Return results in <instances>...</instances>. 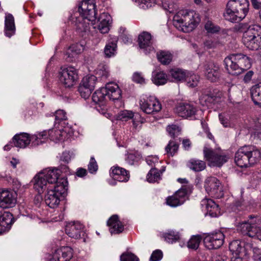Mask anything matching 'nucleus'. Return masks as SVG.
<instances>
[{"mask_svg":"<svg viewBox=\"0 0 261 261\" xmlns=\"http://www.w3.org/2000/svg\"><path fill=\"white\" fill-rule=\"evenodd\" d=\"M261 152L255 146L244 145L238 149L235 153L234 162L241 168H248L259 162Z\"/></svg>","mask_w":261,"mask_h":261,"instance_id":"obj_1","label":"nucleus"},{"mask_svg":"<svg viewBox=\"0 0 261 261\" xmlns=\"http://www.w3.org/2000/svg\"><path fill=\"white\" fill-rule=\"evenodd\" d=\"M198 14L194 11L181 10L173 17V24L179 31L185 33L192 31L200 22Z\"/></svg>","mask_w":261,"mask_h":261,"instance_id":"obj_2","label":"nucleus"},{"mask_svg":"<svg viewBox=\"0 0 261 261\" xmlns=\"http://www.w3.org/2000/svg\"><path fill=\"white\" fill-rule=\"evenodd\" d=\"M243 32L242 41L249 49L257 50L261 49V26L258 24H241Z\"/></svg>","mask_w":261,"mask_h":261,"instance_id":"obj_3","label":"nucleus"},{"mask_svg":"<svg viewBox=\"0 0 261 261\" xmlns=\"http://www.w3.org/2000/svg\"><path fill=\"white\" fill-rule=\"evenodd\" d=\"M68 181L67 178L61 179L57 186H54L47 190L45 196V202L50 208L57 207L60 203V197L67 191Z\"/></svg>","mask_w":261,"mask_h":261,"instance_id":"obj_4","label":"nucleus"},{"mask_svg":"<svg viewBox=\"0 0 261 261\" xmlns=\"http://www.w3.org/2000/svg\"><path fill=\"white\" fill-rule=\"evenodd\" d=\"M203 154L210 167H221L229 159L228 155L220 149L214 150L205 147L203 149Z\"/></svg>","mask_w":261,"mask_h":261,"instance_id":"obj_5","label":"nucleus"},{"mask_svg":"<svg viewBox=\"0 0 261 261\" xmlns=\"http://www.w3.org/2000/svg\"><path fill=\"white\" fill-rule=\"evenodd\" d=\"M191 185H187L182 186L173 195L166 198V204L172 207H175L182 205L185 202L188 193L191 192Z\"/></svg>","mask_w":261,"mask_h":261,"instance_id":"obj_6","label":"nucleus"},{"mask_svg":"<svg viewBox=\"0 0 261 261\" xmlns=\"http://www.w3.org/2000/svg\"><path fill=\"white\" fill-rule=\"evenodd\" d=\"M139 104L141 109L147 114H155L162 109V105L159 100L152 96L142 98Z\"/></svg>","mask_w":261,"mask_h":261,"instance_id":"obj_7","label":"nucleus"},{"mask_svg":"<svg viewBox=\"0 0 261 261\" xmlns=\"http://www.w3.org/2000/svg\"><path fill=\"white\" fill-rule=\"evenodd\" d=\"M204 188L206 192L213 197L219 198L223 195L221 183L215 177H208L205 180Z\"/></svg>","mask_w":261,"mask_h":261,"instance_id":"obj_8","label":"nucleus"},{"mask_svg":"<svg viewBox=\"0 0 261 261\" xmlns=\"http://www.w3.org/2000/svg\"><path fill=\"white\" fill-rule=\"evenodd\" d=\"M224 235L221 231L208 234L203 242L206 248L208 249H216L220 248L224 243Z\"/></svg>","mask_w":261,"mask_h":261,"instance_id":"obj_9","label":"nucleus"},{"mask_svg":"<svg viewBox=\"0 0 261 261\" xmlns=\"http://www.w3.org/2000/svg\"><path fill=\"white\" fill-rule=\"evenodd\" d=\"M82 16L88 21H94L96 19L95 5L93 0H83L79 8Z\"/></svg>","mask_w":261,"mask_h":261,"instance_id":"obj_10","label":"nucleus"},{"mask_svg":"<svg viewBox=\"0 0 261 261\" xmlns=\"http://www.w3.org/2000/svg\"><path fill=\"white\" fill-rule=\"evenodd\" d=\"M77 79V72L76 69L73 67H68L63 69L60 72V81L66 87H70L73 86Z\"/></svg>","mask_w":261,"mask_h":261,"instance_id":"obj_11","label":"nucleus"},{"mask_svg":"<svg viewBox=\"0 0 261 261\" xmlns=\"http://www.w3.org/2000/svg\"><path fill=\"white\" fill-rule=\"evenodd\" d=\"M203 71L206 78L211 82H217L220 77V66L213 62H206L203 65Z\"/></svg>","mask_w":261,"mask_h":261,"instance_id":"obj_12","label":"nucleus"},{"mask_svg":"<svg viewBox=\"0 0 261 261\" xmlns=\"http://www.w3.org/2000/svg\"><path fill=\"white\" fill-rule=\"evenodd\" d=\"M238 229L244 235L257 239L261 241V228L257 227L255 224L244 222L240 224Z\"/></svg>","mask_w":261,"mask_h":261,"instance_id":"obj_13","label":"nucleus"},{"mask_svg":"<svg viewBox=\"0 0 261 261\" xmlns=\"http://www.w3.org/2000/svg\"><path fill=\"white\" fill-rule=\"evenodd\" d=\"M65 231L69 237L75 239L84 237L85 234L83 225L77 221L68 223L66 226Z\"/></svg>","mask_w":261,"mask_h":261,"instance_id":"obj_14","label":"nucleus"},{"mask_svg":"<svg viewBox=\"0 0 261 261\" xmlns=\"http://www.w3.org/2000/svg\"><path fill=\"white\" fill-rule=\"evenodd\" d=\"M44 175L49 186L53 188L57 186L61 179L66 178L65 177H60L61 171L57 168H46L41 171Z\"/></svg>","mask_w":261,"mask_h":261,"instance_id":"obj_15","label":"nucleus"},{"mask_svg":"<svg viewBox=\"0 0 261 261\" xmlns=\"http://www.w3.org/2000/svg\"><path fill=\"white\" fill-rule=\"evenodd\" d=\"M138 43L140 48L143 50L145 54L154 51L151 36L150 33L146 32L142 33L139 36Z\"/></svg>","mask_w":261,"mask_h":261,"instance_id":"obj_16","label":"nucleus"},{"mask_svg":"<svg viewBox=\"0 0 261 261\" xmlns=\"http://www.w3.org/2000/svg\"><path fill=\"white\" fill-rule=\"evenodd\" d=\"M196 108L188 103H180L175 108V112L180 117L187 118L196 114Z\"/></svg>","mask_w":261,"mask_h":261,"instance_id":"obj_17","label":"nucleus"},{"mask_svg":"<svg viewBox=\"0 0 261 261\" xmlns=\"http://www.w3.org/2000/svg\"><path fill=\"white\" fill-rule=\"evenodd\" d=\"M32 182L34 184V188L40 194L43 193L45 190L47 191L52 188L49 186L48 182L41 171L35 176Z\"/></svg>","mask_w":261,"mask_h":261,"instance_id":"obj_18","label":"nucleus"},{"mask_svg":"<svg viewBox=\"0 0 261 261\" xmlns=\"http://www.w3.org/2000/svg\"><path fill=\"white\" fill-rule=\"evenodd\" d=\"M228 2L229 7L236 10L240 16L243 15L242 18L244 19L249 10L248 0H230Z\"/></svg>","mask_w":261,"mask_h":261,"instance_id":"obj_19","label":"nucleus"},{"mask_svg":"<svg viewBox=\"0 0 261 261\" xmlns=\"http://www.w3.org/2000/svg\"><path fill=\"white\" fill-rule=\"evenodd\" d=\"M201 205L203 209L206 211L207 214L211 217H217L220 215L219 205L213 200L204 198L201 200Z\"/></svg>","mask_w":261,"mask_h":261,"instance_id":"obj_20","label":"nucleus"},{"mask_svg":"<svg viewBox=\"0 0 261 261\" xmlns=\"http://www.w3.org/2000/svg\"><path fill=\"white\" fill-rule=\"evenodd\" d=\"M110 174L114 180L120 182H127L129 178V171L118 166L112 167Z\"/></svg>","mask_w":261,"mask_h":261,"instance_id":"obj_21","label":"nucleus"},{"mask_svg":"<svg viewBox=\"0 0 261 261\" xmlns=\"http://www.w3.org/2000/svg\"><path fill=\"white\" fill-rule=\"evenodd\" d=\"M103 89L106 91L107 96L110 100H116L120 102V104L121 103L120 101V98L121 97V91L117 84L114 83H109L106 84Z\"/></svg>","mask_w":261,"mask_h":261,"instance_id":"obj_22","label":"nucleus"},{"mask_svg":"<svg viewBox=\"0 0 261 261\" xmlns=\"http://www.w3.org/2000/svg\"><path fill=\"white\" fill-rule=\"evenodd\" d=\"M16 199L13 193L8 190L0 192V206L4 208L13 207L16 203Z\"/></svg>","mask_w":261,"mask_h":261,"instance_id":"obj_23","label":"nucleus"},{"mask_svg":"<svg viewBox=\"0 0 261 261\" xmlns=\"http://www.w3.org/2000/svg\"><path fill=\"white\" fill-rule=\"evenodd\" d=\"M53 256L57 261H69L72 257V249L69 246L61 247L55 251Z\"/></svg>","mask_w":261,"mask_h":261,"instance_id":"obj_24","label":"nucleus"},{"mask_svg":"<svg viewBox=\"0 0 261 261\" xmlns=\"http://www.w3.org/2000/svg\"><path fill=\"white\" fill-rule=\"evenodd\" d=\"M118 37L114 35H109V38L104 49V54L106 57L111 58L117 53Z\"/></svg>","mask_w":261,"mask_h":261,"instance_id":"obj_25","label":"nucleus"},{"mask_svg":"<svg viewBox=\"0 0 261 261\" xmlns=\"http://www.w3.org/2000/svg\"><path fill=\"white\" fill-rule=\"evenodd\" d=\"M13 215L8 212H4L0 215V234L8 232L12 224Z\"/></svg>","mask_w":261,"mask_h":261,"instance_id":"obj_26","label":"nucleus"},{"mask_svg":"<svg viewBox=\"0 0 261 261\" xmlns=\"http://www.w3.org/2000/svg\"><path fill=\"white\" fill-rule=\"evenodd\" d=\"M107 224L110 227V231L111 234H118L124 230V225L117 215L111 216L108 220Z\"/></svg>","mask_w":261,"mask_h":261,"instance_id":"obj_27","label":"nucleus"},{"mask_svg":"<svg viewBox=\"0 0 261 261\" xmlns=\"http://www.w3.org/2000/svg\"><path fill=\"white\" fill-rule=\"evenodd\" d=\"M32 141V137L27 133L15 135L13 138V143L15 146L19 148L26 147Z\"/></svg>","mask_w":261,"mask_h":261,"instance_id":"obj_28","label":"nucleus"},{"mask_svg":"<svg viewBox=\"0 0 261 261\" xmlns=\"http://www.w3.org/2000/svg\"><path fill=\"white\" fill-rule=\"evenodd\" d=\"M236 58L235 55H232L225 59L224 63L227 67L229 66L230 67V73H231L232 74L238 75L243 73V70L241 69L238 62L233 60Z\"/></svg>","mask_w":261,"mask_h":261,"instance_id":"obj_29","label":"nucleus"},{"mask_svg":"<svg viewBox=\"0 0 261 261\" xmlns=\"http://www.w3.org/2000/svg\"><path fill=\"white\" fill-rule=\"evenodd\" d=\"M15 32L14 18L11 14L6 15L5 20V33L6 36L11 37Z\"/></svg>","mask_w":261,"mask_h":261,"instance_id":"obj_30","label":"nucleus"},{"mask_svg":"<svg viewBox=\"0 0 261 261\" xmlns=\"http://www.w3.org/2000/svg\"><path fill=\"white\" fill-rule=\"evenodd\" d=\"M224 17L226 20L232 22H239L243 19L242 16H240L236 10L229 7V2L227 3Z\"/></svg>","mask_w":261,"mask_h":261,"instance_id":"obj_31","label":"nucleus"},{"mask_svg":"<svg viewBox=\"0 0 261 261\" xmlns=\"http://www.w3.org/2000/svg\"><path fill=\"white\" fill-rule=\"evenodd\" d=\"M107 93L103 88L96 90L92 95V100L94 102L102 106L105 105L106 102Z\"/></svg>","mask_w":261,"mask_h":261,"instance_id":"obj_32","label":"nucleus"},{"mask_svg":"<svg viewBox=\"0 0 261 261\" xmlns=\"http://www.w3.org/2000/svg\"><path fill=\"white\" fill-rule=\"evenodd\" d=\"M152 81L156 85H163L167 82L168 76L163 71H154L152 73Z\"/></svg>","mask_w":261,"mask_h":261,"instance_id":"obj_33","label":"nucleus"},{"mask_svg":"<svg viewBox=\"0 0 261 261\" xmlns=\"http://www.w3.org/2000/svg\"><path fill=\"white\" fill-rule=\"evenodd\" d=\"M244 243L239 240H234L230 243L229 245V250L232 252L233 255H239L243 253L245 250Z\"/></svg>","mask_w":261,"mask_h":261,"instance_id":"obj_34","label":"nucleus"},{"mask_svg":"<svg viewBox=\"0 0 261 261\" xmlns=\"http://www.w3.org/2000/svg\"><path fill=\"white\" fill-rule=\"evenodd\" d=\"M234 55L236 58L233 60L237 61L238 63L239 64L241 69L243 70V72L250 68L251 62L248 57L242 54H236Z\"/></svg>","mask_w":261,"mask_h":261,"instance_id":"obj_35","label":"nucleus"},{"mask_svg":"<svg viewBox=\"0 0 261 261\" xmlns=\"http://www.w3.org/2000/svg\"><path fill=\"white\" fill-rule=\"evenodd\" d=\"M187 166L195 172H200L206 168V164L203 161L193 159L188 162Z\"/></svg>","mask_w":261,"mask_h":261,"instance_id":"obj_36","label":"nucleus"},{"mask_svg":"<svg viewBox=\"0 0 261 261\" xmlns=\"http://www.w3.org/2000/svg\"><path fill=\"white\" fill-rule=\"evenodd\" d=\"M48 138L49 137L48 130L37 133L32 136V144L34 145H38L44 143Z\"/></svg>","mask_w":261,"mask_h":261,"instance_id":"obj_37","label":"nucleus"},{"mask_svg":"<svg viewBox=\"0 0 261 261\" xmlns=\"http://www.w3.org/2000/svg\"><path fill=\"white\" fill-rule=\"evenodd\" d=\"M251 97L254 103L261 106V83L255 85L251 89Z\"/></svg>","mask_w":261,"mask_h":261,"instance_id":"obj_38","label":"nucleus"},{"mask_svg":"<svg viewBox=\"0 0 261 261\" xmlns=\"http://www.w3.org/2000/svg\"><path fill=\"white\" fill-rule=\"evenodd\" d=\"M170 75L174 79V81H185L187 76V71L179 68L172 69L170 71Z\"/></svg>","mask_w":261,"mask_h":261,"instance_id":"obj_39","label":"nucleus"},{"mask_svg":"<svg viewBox=\"0 0 261 261\" xmlns=\"http://www.w3.org/2000/svg\"><path fill=\"white\" fill-rule=\"evenodd\" d=\"M164 171L159 170L155 168H152L147 175V181L149 182H158L161 179V175Z\"/></svg>","mask_w":261,"mask_h":261,"instance_id":"obj_40","label":"nucleus"},{"mask_svg":"<svg viewBox=\"0 0 261 261\" xmlns=\"http://www.w3.org/2000/svg\"><path fill=\"white\" fill-rule=\"evenodd\" d=\"M158 60L164 65L169 64L173 58L172 55L168 51L161 50L156 54Z\"/></svg>","mask_w":261,"mask_h":261,"instance_id":"obj_41","label":"nucleus"},{"mask_svg":"<svg viewBox=\"0 0 261 261\" xmlns=\"http://www.w3.org/2000/svg\"><path fill=\"white\" fill-rule=\"evenodd\" d=\"M97 82V77L93 75H88L83 77L80 85L94 89Z\"/></svg>","mask_w":261,"mask_h":261,"instance_id":"obj_42","label":"nucleus"},{"mask_svg":"<svg viewBox=\"0 0 261 261\" xmlns=\"http://www.w3.org/2000/svg\"><path fill=\"white\" fill-rule=\"evenodd\" d=\"M163 238L168 243H173L177 241L179 238V233L173 230H169L163 234Z\"/></svg>","mask_w":261,"mask_h":261,"instance_id":"obj_43","label":"nucleus"},{"mask_svg":"<svg viewBox=\"0 0 261 261\" xmlns=\"http://www.w3.org/2000/svg\"><path fill=\"white\" fill-rule=\"evenodd\" d=\"M89 21L83 16L79 17L76 21V29L81 32H86L89 29Z\"/></svg>","mask_w":261,"mask_h":261,"instance_id":"obj_44","label":"nucleus"},{"mask_svg":"<svg viewBox=\"0 0 261 261\" xmlns=\"http://www.w3.org/2000/svg\"><path fill=\"white\" fill-rule=\"evenodd\" d=\"M176 0H162V7L169 13H173L177 8Z\"/></svg>","mask_w":261,"mask_h":261,"instance_id":"obj_45","label":"nucleus"},{"mask_svg":"<svg viewBox=\"0 0 261 261\" xmlns=\"http://www.w3.org/2000/svg\"><path fill=\"white\" fill-rule=\"evenodd\" d=\"M199 77L196 74H192L187 71V76H186L185 81L188 87L194 88L197 86L199 82Z\"/></svg>","mask_w":261,"mask_h":261,"instance_id":"obj_46","label":"nucleus"},{"mask_svg":"<svg viewBox=\"0 0 261 261\" xmlns=\"http://www.w3.org/2000/svg\"><path fill=\"white\" fill-rule=\"evenodd\" d=\"M178 147V145L175 141L171 140L166 146L165 151L168 155L173 156L177 152Z\"/></svg>","mask_w":261,"mask_h":261,"instance_id":"obj_47","label":"nucleus"},{"mask_svg":"<svg viewBox=\"0 0 261 261\" xmlns=\"http://www.w3.org/2000/svg\"><path fill=\"white\" fill-rule=\"evenodd\" d=\"M49 139L53 141H60L63 139L64 132L62 129H52L48 130Z\"/></svg>","mask_w":261,"mask_h":261,"instance_id":"obj_48","label":"nucleus"},{"mask_svg":"<svg viewBox=\"0 0 261 261\" xmlns=\"http://www.w3.org/2000/svg\"><path fill=\"white\" fill-rule=\"evenodd\" d=\"M133 117L134 113L131 111L126 110L120 111L117 116V119L122 121H128L133 118Z\"/></svg>","mask_w":261,"mask_h":261,"instance_id":"obj_49","label":"nucleus"},{"mask_svg":"<svg viewBox=\"0 0 261 261\" xmlns=\"http://www.w3.org/2000/svg\"><path fill=\"white\" fill-rule=\"evenodd\" d=\"M201 241L199 236H193L188 242V247L192 249H197Z\"/></svg>","mask_w":261,"mask_h":261,"instance_id":"obj_50","label":"nucleus"},{"mask_svg":"<svg viewBox=\"0 0 261 261\" xmlns=\"http://www.w3.org/2000/svg\"><path fill=\"white\" fill-rule=\"evenodd\" d=\"M139 7L143 9H146L154 6L158 3V0H138L136 1Z\"/></svg>","mask_w":261,"mask_h":261,"instance_id":"obj_51","label":"nucleus"},{"mask_svg":"<svg viewBox=\"0 0 261 261\" xmlns=\"http://www.w3.org/2000/svg\"><path fill=\"white\" fill-rule=\"evenodd\" d=\"M120 259V261H139V258L135 254L129 252L123 253Z\"/></svg>","mask_w":261,"mask_h":261,"instance_id":"obj_52","label":"nucleus"},{"mask_svg":"<svg viewBox=\"0 0 261 261\" xmlns=\"http://www.w3.org/2000/svg\"><path fill=\"white\" fill-rule=\"evenodd\" d=\"M78 90L81 96L85 99L88 98L91 95L92 92L94 90L93 89H91V88L80 85Z\"/></svg>","mask_w":261,"mask_h":261,"instance_id":"obj_53","label":"nucleus"},{"mask_svg":"<svg viewBox=\"0 0 261 261\" xmlns=\"http://www.w3.org/2000/svg\"><path fill=\"white\" fill-rule=\"evenodd\" d=\"M141 159V156L138 153H130L127 154L126 161L130 165H134L138 162Z\"/></svg>","mask_w":261,"mask_h":261,"instance_id":"obj_54","label":"nucleus"},{"mask_svg":"<svg viewBox=\"0 0 261 261\" xmlns=\"http://www.w3.org/2000/svg\"><path fill=\"white\" fill-rule=\"evenodd\" d=\"M180 127L176 125H169L167 127V131L172 137H175V136L179 135L180 134Z\"/></svg>","mask_w":261,"mask_h":261,"instance_id":"obj_55","label":"nucleus"},{"mask_svg":"<svg viewBox=\"0 0 261 261\" xmlns=\"http://www.w3.org/2000/svg\"><path fill=\"white\" fill-rule=\"evenodd\" d=\"M205 30L209 33H214L219 32L220 28L218 26L215 25L211 21H207L205 24Z\"/></svg>","mask_w":261,"mask_h":261,"instance_id":"obj_56","label":"nucleus"},{"mask_svg":"<svg viewBox=\"0 0 261 261\" xmlns=\"http://www.w3.org/2000/svg\"><path fill=\"white\" fill-rule=\"evenodd\" d=\"M83 50V46L80 44H73L70 46L68 49V53L70 51L73 53L74 55H77L80 54Z\"/></svg>","mask_w":261,"mask_h":261,"instance_id":"obj_57","label":"nucleus"},{"mask_svg":"<svg viewBox=\"0 0 261 261\" xmlns=\"http://www.w3.org/2000/svg\"><path fill=\"white\" fill-rule=\"evenodd\" d=\"M163 255L161 250H155L152 253L149 261H160L163 258Z\"/></svg>","mask_w":261,"mask_h":261,"instance_id":"obj_58","label":"nucleus"},{"mask_svg":"<svg viewBox=\"0 0 261 261\" xmlns=\"http://www.w3.org/2000/svg\"><path fill=\"white\" fill-rule=\"evenodd\" d=\"M111 16L107 13H101L99 17L97 22L110 24Z\"/></svg>","mask_w":261,"mask_h":261,"instance_id":"obj_59","label":"nucleus"},{"mask_svg":"<svg viewBox=\"0 0 261 261\" xmlns=\"http://www.w3.org/2000/svg\"><path fill=\"white\" fill-rule=\"evenodd\" d=\"M98 169V165L94 157H91L88 165L89 171L93 173L95 172Z\"/></svg>","mask_w":261,"mask_h":261,"instance_id":"obj_60","label":"nucleus"},{"mask_svg":"<svg viewBox=\"0 0 261 261\" xmlns=\"http://www.w3.org/2000/svg\"><path fill=\"white\" fill-rule=\"evenodd\" d=\"M55 116L56 121L65 120L67 119L66 113L63 110H58L56 111Z\"/></svg>","mask_w":261,"mask_h":261,"instance_id":"obj_61","label":"nucleus"},{"mask_svg":"<svg viewBox=\"0 0 261 261\" xmlns=\"http://www.w3.org/2000/svg\"><path fill=\"white\" fill-rule=\"evenodd\" d=\"M110 24L98 22L97 28L99 32L102 34H105L108 33L109 31Z\"/></svg>","mask_w":261,"mask_h":261,"instance_id":"obj_62","label":"nucleus"},{"mask_svg":"<svg viewBox=\"0 0 261 261\" xmlns=\"http://www.w3.org/2000/svg\"><path fill=\"white\" fill-rule=\"evenodd\" d=\"M133 80L137 83L141 84H145V79L142 75L141 73L136 72L133 76Z\"/></svg>","mask_w":261,"mask_h":261,"instance_id":"obj_63","label":"nucleus"},{"mask_svg":"<svg viewBox=\"0 0 261 261\" xmlns=\"http://www.w3.org/2000/svg\"><path fill=\"white\" fill-rule=\"evenodd\" d=\"M253 253V257L255 261H261V251L257 248H253L251 250Z\"/></svg>","mask_w":261,"mask_h":261,"instance_id":"obj_64","label":"nucleus"}]
</instances>
